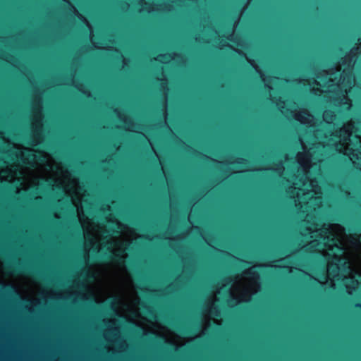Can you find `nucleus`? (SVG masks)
<instances>
[{
    "label": "nucleus",
    "instance_id": "f257e3e1",
    "mask_svg": "<svg viewBox=\"0 0 361 361\" xmlns=\"http://www.w3.org/2000/svg\"><path fill=\"white\" fill-rule=\"evenodd\" d=\"M99 258L106 261H114L119 264H122L124 262L123 256L119 254H114L111 250H109V252L102 254Z\"/></svg>",
    "mask_w": 361,
    "mask_h": 361
},
{
    "label": "nucleus",
    "instance_id": "f03ea898",
    "mask_svg": "<svg viewBox=\"0 0 361 361\" xmlns=\"http://www.w3.org/2000/svg\"><path fill=\"white\" fill-rule=\"evenodd\" d=\"M37 158V156H35L33 154H29L28 158H24L23 157H20V160L25 164L29 166H34L32 161L35 160Z\"/></svg>",
    "mask_w": 361,
    "mask_h": 361
},
{
    "label": "nucleus",
    "instance_id": "7ed1b4c3",
    "mask_svg": "<svg viewBox=\"0 0 361 361\" xmlns=\"http://www.w3.org/2000/svg\"><path fill=\"white\" fill-rule=\"evenodd\" d=\"M7 269L9 271H17L18 273H20V271L23 269H25V270H27L29 271V272L30 273H32L33 274L36 275V276H39L37 273H35V272H33V271H30L29 269H23L22 267H20L19 264H17V265H11V264H8L7 266Z\"/></svg>",
    "mask_w": 361,
    "mask_h": 361
},
{
    "label": "nucleus",
    "instance_id": "20e7f679",
    "mask_svg": "<svg viewBox=\"0 0 361 361\" xmlns=\"http://www.w3.org/2000/svg\"><path fill=\"white\" fill-rule=\"evenodd\" d=\"M245 274L246 275H248L250 276L256 277L258 276V274L256 271H254L251 269L247 270L245 271Z\"/></svg>",
    "mask_w": 361,
    "mask_h": 361
},
{
    "label": "nucleus",
    "instance_id": "39448f33",
    "mask_svg": "<svg viewBox=\"0 0 361 361\" xmlns=\"http://www.w3.org/2000/svg\"><path fill=\"white\" fill-rule=\"evenodd\" d=\"M176 329L178 331H179L180 333H188V329H186L182 326H176Z\"/></svg>",
    "mask_w": 361,
    "mask_h": 361
},
{
    "label": "nucleus",
    "instance_id": "423d86ee",
    "mask_svg": "<svg viewBox=\"0 0 361 361\" xmlns=\"http://www.w3.org/2000/svg\"><path fill=\"white\" fill-rule=\"evenodd\" d=\"M355 307H357V308L360 309L361 308V303L360 302L355 303Z\"/></svg>",
    "mask_w": 361,
    "mask_h": 361
},
{
    "label": "nucleus",
    "instance_id": "0eeeda50",
    "mask_svg": "<svg viewBox=\"0 0 361 361\" xmlns=\"http://www.w3.org/2000/svg\"><path fill=\"white\" fill-rule=\"evenodd\" d=\"M106 245H113V243H112L111 241H109V242H107V243L104 245V246H106Z\"/></svg>",
    "mask_w": 361,
    "mask_h": 361
},
{
    "label": "nucleus",
    "instance_id": "6e6552de",
    "mask_svg": "<svg viewBox=\"0 0 361 361\" xmlns=\"http://www.w3.org/2000/svg\"><path fill=\"white\" fill-rule=\"evenodd\" d=\"M0 255H1V256L4 255V252L1 248H0Z\"/></svg>",
    "mask_w": 361,
    "mask_h": 361
},
{
    "label": "nucleus",
    "instance_id": "1a4fd4ad",
    "mask_svg": "<svg viewBox=\"0 0 361 361\" xmlns=\"http://www.w3.org/2000/svg\"><path fill=\"white\" fill-rule=\"evenodd\" d=\"M112 232L114 233H119L118 231H116L114 229L112 230Z\"/></svg>",
    "mask_w": 361,
    "mask_h": 361
},
{
    "label": "nucleus",
    "instance_id": "9d476101",
    "mask_svg": "<svg viewBox=\"0 0 361 361\" xmlns=\"http://www.w3.org/2000/svg\"><path fill=\"white\" fill-rule=\"evenodd\" d=\"M149 314L154 317V314H153V312L152 311H149Z\"/></svg>",
    "mask_w": 361,
    "mask_h": 361
},
{
    "label": "nucleus",
    "instance_id": "9b49d317",
    "mask_svg": "<svg viewBox=\"0 0 361 361\" xmlns=\"http://www.w3.org/2000/svg\"><path fill=\"white\" fill-rule=\"evenodd\" d=\"M345 193L346 195H350V193L348 191H345Z\"/></svg>",
    "mask_w": 361,
    "mask_h": 361
},
{
    "label": "nucleus",
    "instance_id": "f8f14e48",
    "mask_svg": "<svg viewBox=\"0 0 361 361\" xmlns=\"http://www.w3.org/2000/svg\"><path fill=\"white\" fill-rule=\"evenodd\" d=\"M38 159H39V160H43L42 157H38Z\"/></svg>",
    "mask_w": 361,
    "mask_h": 361
}]
</instances>
